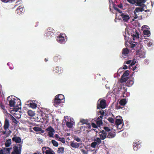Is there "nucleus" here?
<instances>
[{
	"label": "nucleus",
	"instance_id": "f257e3e1",
	"mask_svg": "<svg viewBox=\"0 0 154 154\" xmlns=\"http://www.w3.org/2000/svg\"><path fill=\"white\" fill-rule=\"evenodd\" d=\"M22 147L21 144H17L14 146L13 150L11 154H21Z\"/></svg>",
	"mask_w": 154,
	"mask_h": 154
},
{
	"label": "nucleus",
	"instance_id": "f03ea898",
	"mask_svg": "<svg viewBox=\"0 0 154 154\" xmlns=\"http://www.w3.org/2000/svg\"><path fill=\"white\" fill-rule=\"evenodd\" d=\"M106 101L105 100L103 99L100 100L99 99L97 102V109H98L101 108L102 109L106 108Z\"/></svg>",
	"mask_w": 154,
	"mask_h": 154
},
{
	"label": "nucleus",
	"instance_id": "7ed1b4c3",
	"mask_svg": "<svg viewBox=\"0 0 154 154\" xmlns=\"http://www.w3.org/2000/svg\"><path fill=\"white\" fill-rule=\"evenodd\" d=\"M66 36L65 34H60L58 37H57V40L59 43L64 44L66 42Z\"/></svg>",
	"mask_w": 154,
	"mask_h": 154
},
{
	"label": "nucleus",
	"instance_id": "20e7f679",
	"mask_svg": "<svg viewBox=\"0 0 154 154\" xmlns=\"http://www.w3.org/2000/svg\"><path fill=\"white\" fill-rule=\"evenodd\" d=\"M42 152L46 154H54V151L50 148L48 147H44L42 148Z\"/></svg>",
	"mask_w": 154,
	"mask_h": 154
},
{
	"label": "nucleus",
	"instance_id": "39448f33",
	"mask_svg": "<svg viewBox=\"0 0 154 154\" xmlns=\"http://www.w3.org/2000/svg\"><path fill=\"white\" fill-rule=\"evenodd\" d=\"M46 131H48V135L50 137H54L55 130L51 126L48 127L46 129Z\"/></svg>",
	"mask_w": 154,
	"mask_h": 154
},
{
	"label": "nucleus",
	"instance_id": "423d86ee",
	"mask_svg": "<svg viewBox=\"0 0 154 154\" xmlns=\"http://www.w3.org/2000/svg\"><path fill=\"white\" fill-rule=\"evenodd\" d=\"M99 134V138L102 140H103L107 138V133L105 131H104V130H103L100 131Z\"/></svg>",
	"mask_w": 154,
	"mask_h": 154
},
{
	"label": "nucleus",
	"instance_id": "0eeeda50",
	"mask_svg": "<svg viewBox=\"0 0 154 154\" xmlns=\"http://www.w3.org/2000/svg\"><path fill=\"white\" fill-rule=\"evenodd\" d=\"M40 112H41V115L42 116H43V115H45V116L46 117V115L50 114L51 112L49 109L47 108H43L40 110Z\"/></svg>",
	"mask_w": 154,
	"mask_h": 154
},
{
	"label": "nucleus",
	"instance_id": "6e6552de",
	"mask_svg": "<svg viewBox=\"0 0 154 154\" xmlns=\"http://www.w3.org/2000/svg\"><path fill=\"white\" fill-rule=\"evenodd\" d=\"M120 16L123 20L125 22H127L130 18L129 15L126 13H122Z\"/></svg>",
	"mask_w": 154,
	"mask_h": 154
},
{
	"label": "nucleus",
	"instance_id": "1a4fd4ad",
	"mask_svg": "<svg viewBox=\"0 0 154 154\" xmlns=\"http://www.w3.org/2000/svg\"><path fill=\"white\" fill-rule=\"evenodd\" d=\"M53 29L52 28H51V29H48L46 31V33L45 34V35L48 37V38H50V37L54 36V33L52 31H52Z\"/></svg>",
	"mask_w": 154,
	"mask_h": 154
},
{
	"label": "nucleus",
	"instance_id": "9d476101",
	"mask_svg": "<svg viewBox=\"0 0 154 154\" xmlns=\"http://www.w3.org/2000/svg\"><path fill=\"white\" fill-rule=\"evenodd\" d=\"M142 7L136 8L135 10L134 11V14H136V12L138 13L140 12H142L143 11H144L146 12H149V10H145V8H144V6H142Z\"/></svg>",
	"mask_w": 154,
	"mask_h": 154
},
{
	"label": "nucleus",
	"instance_id": "9b49d317",
	"mask_svg": "<svg viewBox=\"0 0 154 154\" xmlns=\"http://www.w3.org/2000/svg\"><path fill=\"white\" fill-rule=\"evenodd\" d=\"M62 103L63 102L62 101L59 100L57 98L55 97L53 102L54 106L56 107H57L59 106H61Z\"/></svg>",
	"mask_w": 154,
	"mask_h": 154
},
{
	"label": "nucleus",
	"instance_id": "f8f14e48",
	"mask_svg": "<svg viewBox=\"0 0 154 154\" xmlns=\"http://www.w3.org/2000/svg\"><path fill=\"white\" fill-rule=\"evenodd\" d=\"M53 71L55 73H60L62 72V69L61 67L57 66L54 68Z\"/></svg>",
	"mask_w": 154,
	"mask_h": 154
},
{
	"label": "nucleus",
	"instance_id": "ddd939ff",
	"mask_svg": "<svg viewBox=\"0 0 154 154\" xmlns=\"http://www.w3.org/2000/svg\"><path fill=\"white\" fill-rule=\"evenodd\" d=\"M136 3L137 4V5L139 6H145V5L144 4V3L145 2V0H136Z\"/></svg>",
	"mask_w": 154,
	"mask_h": 154
},
{
	"label": "nucleus",
	"instance_id": "4468645a",
	"mask_svg": "<svg viewBox=\"0 0 154 154\" xmlns=\"http://www.w3.org/2000/svg\"><path fill=\"white\" fill-rule=\"evenodd\" d=\"M140 147V145L139 143L138 142L133 143V149L135 151H137Z\"/></svg>",
	"mask_w": 154,
	"mask_h": 154
},
{
	"label": "nucleus",
	"instance_id": "2eb2a0df",
	"mask_svg": "<svg viewBox=\"0 0 154 154\" xmlns=\"http://www.w3.org/2000/svg\"><path fill=\"white\" fill-rule=\"evenodd\" d=\"M24 11V8L22 6H19L16 10L17 13L18 14H20Z\"/></svg>",
	"mask_w": 154,
	"mask_h": 154
},
{
	"label": "nucleus",
	"instance_id": "dca6fc26",
	"mask_svg": "<svg viewBox=\"0 0 154 154\" xmlns=\"http://www.w3.org/2000/svg\"><path fill=\"white\" fill-rule=\"evenodd\" d=\"M116 134L114 132L110 131L107 133V138L111 139L114 138L116 136Z\"/></svg>",
	"mask_w": 154,
	"mask_h": 154
},
{
	"label": "nucleus",
	"instance_id": "f3484780",
	"mask_svg": "<svg viewBox=\"0 0 154 154\" xmlns=\"http://www.w3.org/2000/svg\"><path fill=\"white\" fill-rule=\"evenodd\" d=\"M89 151L88 148L87 146H85L81 149V152L82 154H88Z\"/></svg>",
	"mask_w": 154,
	"mask_h": 154
},
{
	"label": "nucleus",
	"instance_id": "a211bd4d",
	"mask_svg": "<svg viewBox=\"0 0 154 154\" xmlns=\"http://www.w3.org/2000/svg\"><path fill=\"white\" fill-rule=\"evenodd\" d=\"M12 140L13 141L17 143H20L21 142V139L19 137H17L14 136L12 138Z\"/></svg>",
	"mask_w": 154,
	"mask_h": 154
},
{
	"label": "nucleus",
	"instance_id": "6ab92c4d",
	"mask_svg": "<svg viewBox=\"0 0 154 154\" xmlns=\"http://www.w3.org/2000/svg\"><path fill=\"white\" fill-rule=\"evenodd\" d=\"M71 146L73 148H78L80 145H82V143H74L72 142L70 144Z\"/></svg>",
	"mask_w": 154,
	"mask_h": 154
},
{
	"label": "nucleus",
	"instance_id": "aec40b11",
	"mask_svg": "<svg viewBox=\"0 0 154 154\" xmlns=\"http://www.w3.org/2000/svg\"><path fill=\"white\" fill-rule=\"evenodd\" d=\"M12 149V147L8 148H5L1 150H2L4 154H10V150Z\"/></svg>",
	"mask_w": 154,
	"mask_h": 154
},
{
	"label": "nucleus",
	"instance_id": "412c9836",
	"mask_svg": "<svg viewBox=\"0 0 154 154\" xmlns=\"http://www.w3.org/2000/svg\"><path fill=\"white\" fill-rule=\"evenodd\" d=\"M9 126V123L8 120L7 119H5V121L4 128L5 130H6L8 129Z\"/></svg>",
	"mask_w": 154,
	"mask_h": 154
},
{
	"label": "nucleus",
	"instance_id": "4be33fe9",
	"mask_svg": "<svg viewBox=\"0 0 154 154\" xmlns=\"http://www.w3.org/2000/svg\"><path fill=\"white\" fill-rule=\"evenodd\" d=\"M129 53V51L127 48H123L122 52V55L123 56H128V55Z\"/></svg>",
	"mask_w": 154,
	"mask_h": 154
},
{
	"label": "nucleus",
	"instance_id": "5701e85b",
	"mask_svg": "<svg viewBox=\"0 0 154 154\" xmlns=\"http://www.w3.org/2000/svg\"><path fill=\"white\" fill-rule=\"evenodd\" d=\"M55 98H57V99L62 101L64 99V96L62 94H59L56 95L55 97Z\"/></svg>",
	"mask_w": 154,
	"mask_h": 154
},
{
	"label": "nucleus",
	"instance_id": "b1692460",
	"mask_svg": "<svg viewBox=\"0 0 154 154\" xmlns=\"http://www.w3.org/2000/svg\"><path fill=\"white\" fill-rule=\"evenodd\" d=\"M127 88L125 87L124 86H121L120 88L119 91L122 92V94H124L127 91Z\"/></svg>",
	"mask_w": 154,
	"mask_h": 154
},
{
	"label": "nucleus",
	"instance_id": "393cba45",
	"mask_svg": "<svg viewBox=\"0 0 154 154\" xmlns=\"http://www.w3.org/2000/svg\"><path fill=\"white\" fill-rule=\"evenodd\" d=\"M15 102L14 100L11 99L9 101V105L11 107H14L15 106Z\"/></svg>",
	"mask_w": 154,
	"mask_h": 154
},
{
	"label": "nucleus",
	"instance_id": "a878e982",
	"mask_svg": "<svg viewBox=\"0 0 154 154\" xmlns=\"http://www.w3.org/2000/svg\"><path fill=\"white\" fill-rule=\"evenodd\" d=\"M134 83V82L132 80H128L127 81L126 85L127 86H131Z\"/></svg>",
	"mask_w": 154,
	"mask_h": 154
},
{
	"label": "nucleus",
	"instance_id": "bb28decb",
	"mask_svg": "<svg viewBox=\"0 0 154 154\" xmlns=\"http://www.w3.org/2000/svg\"><path fill=\"white\" fill-rule=\"evenodd\" d=\"M27 114L28 115L31 117H33L35 115V113L34 111L31 110H29L27 111Z\"/></svg>",
	"mask_w": 154,
	"mask_h": 154
},
{
	"label": "nucleus",
	"instance_id": "cd10ccee",
	"mask_svg": "<svg viewBox=\"0 0 154 154\" xmlns=\"http://www.w3.org/2000/svg\"><path fill=\"white\" fill-rule=\"evenodd\" d=\"M115 124L116 125H123V124H122V120L120 119H116Z\"/></svg>",
	"mask_w": 154,
	"mask_h": 154
},
{
	"label": "nucleus",
	"instance_id": "c85d7f7f",
	"mask_svg": "<svg viewBox=\"0 0 154 154\" xmlns=\"http://www.w3.org/2000/svg\"><path fill=\"white\" fill-rule=\"evenodd\" d=\"M101 139L99 137H97L94 139V141L96 142L97 143V145H100L101 143Z\"/></svg>",
	"mask_w": 154,
	"mask_h": 154
},
{
	"label": "nucleus",
	"instance_id": "c756f323",
	"mask_svg": "<svg viewBox=\"0 0 154 154\" xmlns=\"http://www.w3.org/2000/svg\"><path fill=\"white\" fill-rule=\"evenodd\" d=\"M30 107L32 109H35L37 107V104L33 102H30L29 103Z\"/></svg>",
	"mask_w": 154,
	"mask_h": 154
},
{
	"label": "nucleus",
	"instance_id": "7c9ffc66",
	"mask_svg": "<svg viewBox=\"0 0 154 154\" xmlns=\"http://www.w3.org/2000/svg\"><path fill=\"white\" fill-rule=\"evenodd\" d=\"M129 79V77H126L125 76H123V78H122V76L121 78L120 82L121 83L123 82H125L126 81H128V79Z\"/></svg>",
	"mask_w": 154,
	"mask_h": 154
},
{
	"label": "nucleus",
	"instance_id": "2f4dec72",
	"mask_svg": "<svg viewBox=\"0 0 154 154\" xmlns=\"http://www.w3.org/2000/svg\"><path fill=\"white\" fill-rule=\"evenodd\" d=\"M143 33L144 35H146L147 37H149L150 33V31L146 29L143 30Z\"/></svg>",
	"mask_w": 154,
	"mask_h": 154
},
{
	"label": "nucleus",
	"instance_id": "473e14b6",
	"mask_svg": "<svg viewBox=\"0 0 154 154\" xmlns=\"http://www.w3.org/2000/svg\"><path fill=\"white\" fill-rule=\"evenodd\" d=\"M64 148L63 147H59L58 148L57 152L59 153L62 154L64 152Z\"/></svg>",
	"mask_w": 154,
	"mask_h": 154
},
{
	"label": "nucleus",
	"instance_id": "72a5a7b5",
	"mask_svg": "<svg viewBox=\"0 0 154 154\" xmlns=\"http://www.w3.org/2000/svg\"><path fill=\"white\" fill-rule=\"evenodd\" d=\"M61 59V56L60 55H56L54 57V59L55 61L57 62Z\"/></svg>",
	"mask_w": 154,
	"mask_h": 154
},
{
	"label": "nucleus",
	"instance_id": "f704fd0d",
	"mask_svg": "<svg viewBox=\"0 0 154 154\" xmlns=\"http://www.w3.org/2000/svg\"><path fill=\"white\" fill-rule=\"evenodd\" d=\"M10 119L12 122L16 124H17L19 123V121L17 120L15 118L11 115V117Z\"/></svg>",
	"mask_w": 154,
	"mask_h": 154
},
{
	"label": "nucleus",
	"instance_id": "c9c22d12",
	"mask_svg": "<svg viewBox=\"0 0 154 154\" xmlns=\"http://www.w3.org/2000/svg\"><path fill=\"white\" fill-rule=\"evenodd\" d=\"M126 103V100L125 99H122L119 102V104L122 106L125 105Z\"/></svg>",
	"mask_w": 154,
	"mask_h": 154
},
{
	"label": "nucleus",
	"instance_id": "e433bc0d",
	"mask_svg": "<svg viewBox=\"0 0 154 154\" xmlns=\"http://www.w3.org/2000/svg\"><path fill=\"white\" fill-rule=\"evenodd\" d=\"M132 36L133 37V40H134L135 39L139 38V34L138 33L136 32V34L135 35L133 34L132 35Z\"/></svg>",
	"mask_w": 154,
	"mask_h": 154
},
{
	"label": "nucleus",
	"instance_id": "4c0bfd02",
	"mask_svg": "<svg viewBox=\"0 0 154 154\" xmlns=\"http://www.w3.org/2000/svg\"><path fill=\"white\" fill-rule=\"evenodd\" d=\"M11 140L9 139L7 140L5 142V145L6 147H8L11 144Z\"/></svg>",
	"mask_w": 154,
	"mask_h": 154
},
{
	"label": "nucleus",
	"instance_id": "58836bf2",
	"mask_svg": "<svg viewBox=\"0 0 154 154\" xmlns=\"http://www.w3.org/2000/svg\"><path fill=\"white\" fill-rule=\"evenodd\" d=\"M130 73V71L128 70L125 71L122 75V78H123V76L127 77L128 76Z\"/></svg>",
	"mask_w": 154,
	"mask_h": 154
},
{
	"label": "nucleus",
	"instance_id": "ea45409f",
	"mask_svg": "<svg viewBox=\"0 0 154 154\" xmlns=\"http://www.w3.org/2000/svg\"><path fill=\"white\" fill-rule=\"evenodd\" d=\"M66 125L69 128H71L73 125L72 123L70 122H67L66 123Z\"/></svg>",
	"mask_w": 154,
	"mask_h": 154
},
{
	"label": "nucleus",
	"instance_id": "a19ab883",
	"mask_svg": "<svg viewBox=\"0 0 154 154\" xmlns=\"http://www.w3.org/2000/svg\"><path fill=\"white\" fill-rule=\"evenodd\" d=\"M33 130L36 132L39 131H40L42 130V128L41 127H34L33 128Z\"/></svg>",
	"mask_w": 154,
	"mask_h": 154
},
{
	"label": "nucleus",
	"instance_id": "79ce46f5",
	"mask_svg": "<svg viewBox=\"0 0 154 154\" xmlns=\"http://www.w3.org/2000/svg\"><path fill=\"white\" fill-rule=\"evenodd\" d=\"M51 142V143H52V144L54 146L57 147L58 146V143L55 140H52Z\"/></svg>",
	"mask_w": 154,
	"mask_h": 154
},
{
	"label": "nucleus",
	"instance_id": "37998d69",
	"mask_svg": "<svg viewBox=\"0 0 154 154\" xmlns=\"http://www.w3.org/2000/svg\"><path fill=\"white\" fill-rule=\"evenodd\" d=\"M97 145V143L96 142L94 141L91 144V146L92 148H95Z\"/></svg>",
	"mask_w": 154,
	"mask_h": 154
},
{
	"label": "nucleus",
	"instance_id": "c03bdc74",
	"mask_svg": "<svg viewBox=\"0 0 154 154\" xmlns=\"http://www.w3.org/2000/svg\"><path fill=\"white\" fill-rule=\"evenodd\" d=\"M103 129L105 130L104 131H105L106 132H109L111 131V129L108 127H104Z\"/></svg>",
	"mask_w": 154,
	"mask_h": 154
},
{
	"label": "nucleus",
	"instance_id": "a18cd8bd",
	"mask_svg": "<svg viewBox=\"0 0 154 154\" xmlns=\"http://www.w3.org/2000/svg\"><path fill=\"white\" fill-rule=\"evenodd\" d=\"M136 55H139V57H140V58H142V57H145L144 56V55L143 56H141L140 55L141 54H142V52L141 51H137L136 52Z\"/></svg>",
	"mask_w": 154,
	"mask_h": 154
},
{
	"label": "nucleus",
	"instance_id": "49530a36",
	"mask_svg": "<svg viewBox=\"0 0 154 154\" xmlns=\"http://www.w3.org/2000/svg\"><path fill=\"white\" fill-rule=\"evenodd\" d=\"M97 124L99 126L102 125L103 124L102 120H98L96 122Z\"/></svg>",
	"mask_w": 154,
	"mask_h": 154
},
{
	"label": "nucleus",
	"instance_id": "de8ad7c7",
	"mask_svg": "<svg viewBox=\"0 0 154 154\" xmlns=\"http://www.w3.org/2000/svg\"><path fill=\"white\" fill-rule=\"evenodd\" d=\"M58 140L63 143H65V139L64 137L61 138L60 137Z\"/></svg>",
	"mask_w": 154,
	"mask_h": 154
},
{
	"label": "nucleus",
	"instance_id": "09e8293b",
	"mask_svg": "<svg viewBox=\"0 0 154 154\" xmlns=\"http://www.w3.org/2000/svg\"><path fill=\"white\" fill-rule=\"evenodd\" d=\"M136 60L135 59H133L132 61L131 62V63L130 65V66H132L135 64L136 63Z\"/></svg>",
	"mask_w": 154,
	"mask_h": 154
},
{
	"label": "nucleus",
	"instance_id": "8fccbe9b",
	"mask_svg": "<svg viewBox=\"0 0 154 154\" xmlns=\"http://www.w3.org/2000/svg\"><path fill=\"white\" fill-rule=\"evenodd\" d=\"M108 120L111 123H114V119L111 117H109L108 119Z\"/></svg>",
	"mask_w": 154,
	"mask_h": 154
},
{
	"label": "nucleus",
	"instance_id": "3c124183",
	"mask_svg": "<svg viewBox=\"0 0 154 154\" xmlns=\"http://www.w3.org/2000/svg\"><path fill=\"white\" fill-rule=\"evenodd\" d=\"M113 8L114 9L116 10V11L118 12L119 13H122V11L119 9V8H117L115 7L114 5L113 6Z\"/></svg>",
	"mask_w": 154,
	"mask_h": 154
},
{
	"label": "nucleus",
	"instance_id": "603ef678",
	"mask_svg": "<svg viewBox=\"0 0 154 154\" xmlns=\"http://www.w3.org/2000/svg\"><path fill=\"white\" fill-rule=\"evenodd\" d=\"M80 122L83 124H86L88 122L87 120H85L84 119H82L81 120Z\"/></svg>",
	"mask_w": 154,
	"mask_h": 154
},
{
	"label": "nucleus",
	"instance_id": "864d4df0",
	"mask_svg": "<svg viewBox=\"0 0 154 154\" xmlns=\"http://www.w3.org/2000/svg\"><path fill=\"white\" fill-rule=\"evenodd\" d=\"M127 1L129 3L132 4L135 3L136 2L135 0H127Z\"/></svg>",
	"mask_w": 154,
	"mask_h": 154
},
{
	"label": "nucleus",
	"instance_id": "5fc2aeb1",
	"mask_svg": "<svg viewBox=\"0 0 154 154\" xmlns=\"http://www.w3.org/2000/svg\"><path fill=\"white\" fill-rule=\"evenodd\" d=\"M99 112L100 113L101 115L104 116V112L103 110H101L99 111Z\"/></svg>",
	"mask_w": 154,
	"mask_h": 154
},
{
	"label": "nucleus",
	"instance_id": "6e6d98bb",
	"mask_svg": "<svg viewBox=\"0 0 154 154\" xmlns=\"http://www.w3.org/2000/svg\"><path fill=\"white\" fill-rule=\"evenodd\" d=\"M123 125H116V127L118 129H121L123 127Z\"/></svg>",
	"mask_w": 154,
	"mask_h": 154
},
{
	"label": "nucleus",
	"instance_id": "4d7b16f0",
	"mask_svg": "<svg viewBox=\"0 0 154 154\" xmlns=\"http://www.w3.org/2000/svg\"><path fill=\"white\" fill-rule=\"evenodd\" d=\"M91 125L93 128H97V125L94 123H92L91 124Z\"/></svg>",
	"mask_w": 154,
	"mask_h": 154
},
{
	"label": "nucleus",
	"instance_id": "13d9d810",
	"mask_svg": "<svg viewBox=\"0 0 154 154\" xmlns=\"http://www.w3.org/2000/svg\"><path fill=\"white\" fill-rule=\"evenodd\" d=\"M131 60H129L126 62H125L124 63H126L127 64H129L131 63Z\"/></svg>",
	"mask_w": 154,
	"mask_h": 154
},
{
	"label": "nucleus",
	"instance_id": "bf43d9fd",
	"mask_svg": "<svg viewBox=\"0 0 154 154\" xmlns=\"http://www.w3.org/2000/svg\"><path fill=\"white\" fill-rule=\"evenodd\" d=\"M134 19H133V20H134L135 19H137L138 17L137 15L136 14H136H134Z\"/></svg>",
	"mask_w": 154,
	"mask_h": 154
},
{
	"label": "nucleus",
	"instance_id": "052dcab7",
	"mask_svg": "<svg viewBox=\"0 0 154 154\" xmlns=\"http://www.w3.org/2000/svg\"><path fill=\"white\" fill-rule=\"evenodd\" d=\"M85 146L82 143V145H80V146H79V148L80 149V151H81V149H82Z\"/></svg>",
	"mask_w": 154,
	"mask_h": 154
},
{
	"label": "nucleus",
	"instance_id": "680f3d73",
	"mask_svg": "<svg viewBox=\"0 0 154 154\" xmlns=\"http://www.w3.org/2000/svg\"><path fill=\"white\" fill-rule=\"evenodd\" d=\"M103 116V115H101V116H100L97 119L98 120V119L100 120V119H103V116Z\"/></svg>",
	"mask_w": 154,
	"mask_h": 154
},
{
	"label": "nucleus",
	"instance_id": "e2e57ef3",
	"mask_svg": "<svg viewBox=\"0 0 154 154\" xmlns=\"http://www.w3.org/2000/svg\"><path fill=\"white\" fill-rule=\"evenodd\" d=\"M55 137L56 138V139H58L60 137H59V135L57 134H55Z\"/></svg>",
	"mask_w": 154,
	"mask_h": 154
},
{
	"label": "nucleus",
	"instance_id": "0e129e2a",
	"mask_svg": "<svg viewBox=\"0 0 154 154\" xmlns=\"http://www.w3.org/2000/svg\"><path fill=\"white\" fill-rule=\"evenodd\" d=\"M2 2L6 3L9 1L10 0H0Z\"/></svg>",
	"mask_w": 154,
	"mask_h": 154
},
{
	"label": "nucleus",
	"instance_id": "69168bd1",
	"mask_svg": "<svg viewBox=\"0 0 154 154\" xmlns=\"http://www.w3.org/2000/svg\"><path fill=\"white\" fill-rule=\"evenodd\" d=\"M118 7L120 8H123V6L122 5V4L120 3L119 5H118Z\"/></svg>",
	"mask_w": 154,
	"mask_h": 154
},
{
	"label": "nucleus",
	"instance_id": "338daca9",
	"mask_svg": "<svg viewBox=\"0 0 154 154\" xmlns=\"http://www.w3.org/2000/svg\"><path fill=\"white\" fill-rule=\"evenodd\" d=\"M128 68L127 66L126 65H124L123 69H126Z\"/></svg>",
	"mask_w": 154,
	"mask_h": 154
},
{
	"label": "nucleus",
	"instance_id": "774afa93",
	"mask_svg": "<svg viewBox=\"0 0 154 154\" xmlns=\"http://www.w3.org/2000/svg\"><path fill=\"white\" fill-rule=\"evenodd\" d=\"M1 108L3 110H5V106L2 105V104L1 105Z\"/></svg>",
	"mask_w": 154,
	"mask_h": 154
}]
</instances>
